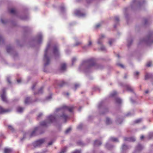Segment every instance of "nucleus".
<instances>
[{"label": "nucleus", "instance_id": "nucleus-8", "mask_svg": "<svg viewBox=\"0 0 153 153\" xmlns=\"http://www.w3.org/2000/svg\"><path fill=\"white\" fill-rule=\"evenodd\" d=\"M53 53L55 55H58L59 54L57 46H55L53 49Z\"/></svg>", "mask_w": 153, "mask_h": 153}, {"label": "nucleus", "instance_id": "nucleus-53", "mask_svg": "<svg viewBox=\"0 0 153 153\" xmlns=\"http://www.w3.org/2000/svg\"><path fill=\"white\" fill-rule=\"evenodd\" d=\"M35 87V85H33V86L32 87V90H33L34 88V87Z\"/></svg>", "mask_w": 153, "mask_h": 153}, {"label": "nucleus", "instance_id": "nucleus-29", "mask_svg": "<svg viewBox=\"0 0 153 153\" xmlns=\"http://www.w3.org/2000/svg\"><path fill=\"white\" fill-rule=\"evenodd\" d=\"M114 41V40L113 39H110L109 40V43L110 45H111L112 43Z\"/></svg>", "mask_w": 153, "mask_h": 153}, {"label": "nucleus", "instance_id": "nucleus-11", "mask_svg": "<svg viewBox=\"0 0 153 153\" xmlns=\"http://www.w3.org/2000/svg\"><path fill=\"white\" fill-rule=\"evenodd\" d=\"M105 36L104 35L102 34L99 38L98 39L97 43L99 44H101L102 42V39L105 37Z\"/></svg>", "mask_w": 153, "mask_h": 153}, {"label": "nucleus", "instance_id": "nucleus-32", "mask_svg": "<svg viewBox=\"0 0 153 153\" xmlns=\"http://www.w3.org/2000/svg\"><path fill=\"white\" fill-rule=\"evenodd\" d=\"M43 87H41L40 89L39 90V91H38V93H42V90H43Z\"/></svg>", "mask_w": 153, "mask_h": 153}, {"label": "nucleus", "instance_id": "nucleus-33", "mask_svg": "<svg viewBox=\"0 0 153 153\" xmlns=\"http://www.w3.org/2000/svg\"><path fill=\"white\" fill-rule=\"evenodd\" d=\"M82 124H80L78 125L77 127V128L78 129H80L82 127Z\"/></svg>", "mask_w": 153, "mask_h": 153}, {"label": "nucleus", "instance_id": "nucleus-1", "mask_svg": "<svg viewBox=\"0 0 153 153\" xmlns=\"http://www.w3.org/2000/svg\"><path fill=\"white\" fill-rule=\"evenodd\" d=\"M73 108V106L68 107L65 105L57 108L56 110L55 113L56 114H59V115H57L56 116L54 115H50L47 118V122L43 121L40 124L42 126H46L48 124L55 122L57 119H59L65 122L69 118L68 116L65 114L66 111H68L72 112Z\"/></svg>", "mask_w": 153, "mask_h": 153}, {"label": "nucleus", "instance_id": "nucleus-13", "mask_svg": "<svg viewBox=\"0 0 153 153\" xmlns=\"http://www.w3.org/2000/svg\"><path fill=\"white\" fill-rule=\"evenodd\" d=\"M39 128L38 127H36L35 128L34 130L32 131L31 134V136H32L34 135H36V133L38 130V129Z\"/></svg>", "mask_w": 153, "mask_h": 153}, {"label": "nucleus", "instance_id": "nucleus-57", "mask_svg": "<svg viewBox=\"0 0 153 153\" xmlns=\"http://www.w3.org/2000/svg\"><path fill=\"white\" fill-rule=\"evenodd\" d=\"M131 102L132 103H134L135 102L134 100H133L132 99H131Z\"/></svg>", "mask_w": 153, "mask_h": 153}, {"label": "nucleus", "instance_id": "nucleus-30", "mask_svg": "<svg viewBox=\"0 0 153 153\" xmlns=\"http://www.w3.org/2000/svg\"><path fill=\"white\" fill-rule=\"evenodd\" d=\"M152 65V62H147L146 65L147 66L149 67H150Z\"/></svg>", "mask_w": 153, "mask_h": 153}, {"label": "nucleus", "instance_id": "nucleus-12", "mask_svg": "<svg viewBox=\"0 0 153 153\" xmlns=\"http://www.w3.org/2000/svg\"><path fill=\"white\" fill-rule=\"evenodd\" d=\"M129 149V147L126 145L125 144H123L122 147V152H124L126 150Z\"/></svg>", "mask_w": 153, "mask_h": 153}, {"label": "nucleus", "instance_id": "nucleus-2", "mask_svg": "<svg viewBox=\"0 0 153 153\" xmlns=\"http://www.w3.org/2000/svg\"><path fill=\"white\" fill-rule=\"evenodd\" d=\"M49 48L50 45H48L47 46L45 51L44 60L45 62L44 65L45 66L48 65L49 64L50 62L49 58L48 56V52Z\"/></svg>", "mask_w": 153, "mask_h": 153}, {"label": "nucleus", "instance_id": "nucleus-51", "mask_svg": "<svg viewBox=\"0 0 153 153\" xmlns=\"http://www.w3.org/2000/svg\"><path fill=\"white\" fill-rule=\"evenodd\" d=\"M80 44V43L79 42H77V43H76V45H78L79 44Z\"/></svg>", "mask_w": 153, "mask_h": 153}, {"label": "nucleus", "instance_id": "nucleus-26", "mask_svg": "<svg viewBox=\"0 0 153 153\" xmlns=\"http://www.w3.org/2000/svg\"><path fill=\"white\" fill-rule=\"evenodd\" d=\"M142 119H139L135 120L134 121L135 123H138L141 122Z\"/></svg>", "mask_w": 153, "mask_h": 153}, {"label": "nucleus", "instance_id": "nucleus-25", "mask_svg": "<svg viewBox=\"0 0 153 153\" xmlns=\"http://www.w3.org/2000/svg\"><path fill=\"white\" fill-rule=\"evenodd\" d=\"M71 127H69L65 131V133L67 134L69 133L70 131H71Z\"/></svg>", "mask_w": 153, "mask_h": 153}, {"label": "nucleus", "instance_id": "nucleus-50", "mask_svg": "<svg viewBox=\"0 0 153 153\" xmlns=\"http://www.w3.org/2000/svg\"><path fill=\"white\" fill-rule=\"evenodd\" d=\"M79 87V85H78V84H75V88L76 89L78 87Z\"/></svg>", "mask_w": 153, "mask_h": 153}, {"label": "nucleus", "instance_id": "nucleus-36", "mask_svg": "<svg viewBox=\"0 0 153 153\" xmlns=\"http://www.w3.org/2000/svg\"><path fill=\"white\" fill-rule=\"evenodd\" d=\"M72 153H81V152L80 150H76Z\"/></svg>", "mask_w": 153, "mask_h": 153}, {"label": "nucleus", "instance_id": "nucleus-7", "mask_svg": "<svg viewBox=\"0 0 153 153\" xmlns=\"http://www.w3.org/2000/svg\"><path fill=\"white\" fill-rule=\"evenodd\" d=\"M10 111L8 109H4L0 106V114H2Z\"/></svg>", "mask_w": 153, "mask_h": 153}, {"label": "nucleus", "instance_id": "nucleus-39", "mask_svg": "<svg viewBox=\"0 0 153 153\" xmlns=\"http://www.w3.org/2000/svg\"><path fill=\"white\" fill-rule=\"evenodd\" d=\"M139 72L138 71H136L134 73V76H137L139 74Z\"/></svg>", "mask_w": 153, "mask_h": 153}, {"label": "nucleus", "instance_id": "nucleus-14", "mask_svg": "<svg viewBox=\"0 0 153 153\" xmlns=\"http://www.w3.org/2000/svg\"><path fill=\"white\" fill-rule=\"evenodd\" d=\"M101 144V142L98 140H95L94 143V145L95 146H98L100 145Z\"/></svg>", "mask_w": 153, "mask_h": 153}, {"label": "nucleus", "instance_id": "nucleus-28", "mask_svg": "<svg viewBox=\"0 0 153 153\" xmlns=\"http://www.w3.org/2000/svg\"><path fill=\"white\" fill-rule=\"evenodd\" d=\"M8 128L9 129H10V130L13 131L14 130V129L13 127L11 126V125H9L8 126Z\"/></svg>", "mask_w": 153, "mask_h": 153}, {"label": "nucleus", "instance_id": "nucleus-55", "mask_svg": "<svg viewBox=\"0 0 153 153\" xmlns=\"http://www.w3.org/2000/svg\"><path fill=\"white\" fill-rule=\"evenodd\" d=\"M39 38L41 40L42 39V36L41 35H40L39 36Z\"/></svg>", "mask_w": 153, "mask_h": 153}, {"label": "nucleus", "instance_id": "nucleus-48", "mask_svg": "<svg viewBox=\"0 0 153 153\" xmlns=\"http://www.w3.org/2000/svg\"><path fill=\"white\" fill-rule=\"evenodd\" d=\"M22 81L21 79H19L17 80V82L18 83Z\"/></svg>", "mask_w": 153, "mask_h": 153}, {"label": "nucleus", "instance_id": "nucleus-62", "mask_svg": "<svg viewBox=\"0 0 153 153\" xmlns=\"http://www.w3.org/2000/svg\"><path fill=\"white\" fill-rule=\"evenodd\" d=\"M66 95H67V96H68V95H69V94L68 93H66Z\"/></svg>", "mask_w": 153, "mask_h": 153}, {"label": "nucleus", "instance_id": "nucleus-3", "mask_svg": "<svg viewBox=\"0 0 153 153\" xmlns=\"http://www.w3.org/2000/svg\"><path fill=\"white\" fill-rule=\"evenodd\" d=\"M44 142V140L43 139L39 140L34 142L33 143V145L35 147L39 146Z\"/></svg>", "mask_w": 153, "mask_h": 153}, {"label": "nucleus", "instance_id": "nucleus-44", "mask_svg": "<svg viewBox=\"0 0 153 153\" xmlns=\"http://www.w3.org/2000/svg\"><path fill=\"white\" fill-rule=\"evenodd\" d=\"M91 44H92L91 41V40L89 41L88 45V46H90V45H91Z\"/></svg>", "mask_w": 153, "mask_h": 153}, {"label": "nucleus", "instance_id": "nucleus-37", "mask_svg": "<svg viewBox=\"0 0 153 153\" xmlns=\"http://www.w3.org/2000/svg\"><path fill=\"white\" fill-rule=\"evenodd\" d=\"M133 114V113H131L130 112H129L127 113V114H126V116H130L132 115Z\"/></svg>", "mask_w": 153, "mask_h": 153}, {"label": "nucleus", "instance_id": "nucleus-4", "mask_svg": "<svg viewBox=\"0 0 153 153\" xmlns=\"http://www.w3.org/2000/svg\"><path fill=\"white\" fill-rule=\"evenodd\" d=\"M85 62L87 63L90 66H92L94 65L95 61L93 58H91L86 61Z\"/></svg>", "mask_w": 153, "mask_h": 153}, {"label": "nucleus", "instance_id": "nucleus-16", "mask_svg": "<svg viewBox=\"0 0 153 153\" xmlns=\"http://www.w3.org/2000/svg\"><path fill=\"white\" fill-rule=\"evenodd\" d=\"M109 141L114 142H117L118 141L117 138L113 137H111L109 139Z\"/></svg>", "mask_w": 153, "mask_h": 153}, {"label": "nucleus", "instance_id": "nucleus-19", "mask_svg": "<svg viewBox=\"0 0 153 153\" xmlns=\"http://www.w3.org/2000/svg\"><path fill=\"white\" fill-rule=\"evenodd\" d=\"M143 147L140 144H138L137 147V150L139 151L142 149Z\"/></svg>", "mask_w": 153, "mask_h": 153}, {"label": "nucleus", "instance_id": "nucleus-41", "mask_svg": "<svg viewBox=\"0 0 153 153\" xmlns=\"http://www.w3.org/2000/svg\"><path fill=\"white\" fill-rule=\"evenodd\" d=\"M101 26V25L100 24H97V25H96V28H98V27H100V26Z\"/></svg>", "mask_w": 153, "mask_h": 153}, {"label": "nucleus", "instance_id": "nucleus-17", "mask_svg": "<svg viewBox=\"0 0 153 153\" xmlns=\"http://www.w3.org/2000/svg\"><path fill=\"white\" fill-rule=\"evenodd\" d=\"M67 150V148L65 147L62 148L59 153H65Z\"/></svg>", "mask_w": 153, "mask_h": 153}, {"label": "nucleus", "instance_id": "nucleus-52", "mask_svg": "<svg viewBox=\"0 0 153 153\" xmlns=\"http://www.w3.org/2000/svg\"><path fill=\"white\" fill-rule=\"evenodd\" d=\"M144 137V136L143 135H142L141 137H140V139L141 140H142L143 139Z\"/></svg>", "mask_w": 153, "mask_h": 153}, {"label": "nucleus", "instance_id": "nucleus-27", "mask_svg": "<svg viewBox=\"0 0 153 153\" xmlns=\"http://www.w3.org/2000/svg\"><path fill=\"white\" fill-rule=\"evenodd\" d=\"M118 94V93L116 91H114L111 95V96H116Z\"/></svg>", "mask_w": 153, "mask_h": 153}, {"label": "nucleus", "instance_id": "nucleus-6", "mask_svg": "<svg viewBox=\"0 0 153 153\" xmlns=\"http://www.w3.org/2000/svg\"><path fill=\"white\" fill-rule=\"evenodd\" d=\"M124 140L125 141L129 142H133L135 140V139L134 137H125L124 138Z\"/></svg>", "mask_w": 153, "mask_h": 153}, {"label": "nucleus", "instance_id": "nucleus-31", "mask_svg": "<svg viewBox=\"0 0 153 153\" xmlns=\"http://www.w3.org/2000/svg\"><path fill=\"white\" fill-rule=\"evenodd\" d=\"M11 50V48L10 47H8L7 48V52L9 53L10 52Z\"/></svg>", "mask_w": 153, "mask_h": 153}, {"label": "nucleus", "instance_id": "nucleus-59", "mask_svg": "<svg viewBox=\"0 0 153 153\" xmlns=\"http://www.w3.org/2000/svg\"><path fill=\"white\" fill-rule=\"evenodd\" d=\"M126 78H127V75H126V74L124 76V78L126 79Z\"/></svg>", "mask_w": 153, "mask_h": 153}, {"label": "nucleus", "instance_id": "nucleus-56", "mask_svg": "<svg viewBox=\"0 0 153 153\" xmlns=\"http://www.w3.org/2000/svg\"><path fill=\"white\" fill-rule=\"evenodd\" d=\"M2 40V37L1 36H0V42Z\"/></svg>", "mask_w": 153, "mask_h": 153}, {"label": "nucleus", "instance_id": "nucleus-24", "mask_svg": "<svg viewBox=\"0 0 153 153\" xmlns=\"http://www.w3.org/2000/svg\"><path fill=\"white\" fill-rule=\"evenodd\" d=\"M116 102L117 103H120L122 102V100L119 98H117L116 99Z\"/></svg>", "mask_w": 153, "mask_h": 153}, {"label": "nucleus", "instance_id": "nucleus-54", "mask_svg": "<svg viewBox=\"0 0 153 153\" xmlns=\"http://www.w3.org/2000/svg\"><path fill=\"white\" fill-rule=\"evenodd\" d=\"M150 137H152L153 136V133H151V134H150Z\"/></svg>", "mask_w": 153, "mask_h": 153}, {"label": "nucleus", "instance_id": "nucleus-21", "mask_svg": "<svg viewBox=\"0 0 153 153\" xmlns=\"http://www.w3.org/2000/svg\"><path fill=\"white\" fill-rule=\"evenodd\" d=\"M2 100L5 102H7L8 100L6 96H1Z\"/></svg>", "mask_w": 153, "mask_h": 153}, {"label": "nucleus", "instance_id": "nucleus-63", "mask_svg": "<svg viewBox=\"0 0 153 153\" xmlns=\"http://www.w3.org/2000/svg\"><path fill=\"white\" fill-rule=\"evenodd\" d=\"M117 56L118 57V58H119L120 57V56L119 55V54H117Z\"/></svg>", "mask_w": 153, "mask_h": 153}, {"label": "nucleus", "instance_id": "nucleus-58", "mask_svg": "<svg viewBox=\"0 0 153 153\" xmlns=\"http://www.w3.org/2000/svg\"><path fill=\"white\" fill-rule=\"evenodd\" d=\"M1 22H2V23H5V22H4V20L3 19H1Z\"/></svg>", "mask_w": 153, "mask_h": 153}, {"label": "nucleus", "instance_id": "nucleus-20", "mask_svg": "<svg viewBox=\"0 0 153 153\" xmlns=\"http://www.w3.org/2000/svg\"><path fill=\"white\" fill-rule=\"evenodd\" d=\"M9 11L10 13L12 14H15L16 13V11L14 8H11L9 10Z\"/></svg>", "mask_w": 153, "mask_h": 153}, {"label": "nucleus", "instance_id": "nucleus-49", "mask_svg": "<svg viewBox=\"0 0 153 153\" xmlns=\"http://www.w3.org/2000/svg\"><path fill=\"white\" fill-rule=\"evenodd\" d=\"M53 143V141H50V142H49L48 143V145H52V144Z\"/></svg>", "mask_w": 153, "mask_h": 153}, {"label": "nucleus", "instance_id": "nucleus-5", "mask_svg": "<svg viewBox=\"0 0 153 153\" xmlns=\"http://www.w3.org/2000/svg\"><path fill=\"white\" fill-rule=\"evenodd\" d=\"M34 101L33 100H32V99H31L30 97H27L25 99V103L26 104H29Z\"/></svg>", "mask_w": 153, "mask_h": 153}, {"label": "nucleus", "instance_id": "nucleus-64", "mask_svg": "<svg viewBox=\"0 0 153 153\" xmlns=\"http://www.w3.org/2000/svg\"><path fill=\"white\" fill-rule=\"evenodd\" d=\"M61 10H62L63 9V7H61Z\"/></svg>", "mask_w": 153, "mask_h": 153}, {"label": "nucleus", "instance_id": "nucleus-40", "mask_svg": "<svg viewBox=\"0 0 153 153\" xmlns=\"http://www.w3.org/2000/svg\"><path fill=\"white\" fill-rule=\"evenodd\" d=\"M76 60V58H73L72 59V64L73 65V63Z\"/></svg>", "mask_w": 153, "mask_h": 153}, {"label": "nucleus", "instance_id": "nucleus-15", "mask_svg": "<svg viewBox=\"0 0 153 153\" xmlns=\"http://www.w3.org/2000/svg\"><path fill=\"white\" fill-rule=\"evenodd\" d=\"M12 150L9 148H5L4 149V153H11Z\"/></svg>", "mask_w": 153, "mask_h": 153}, {"label": "nucleus", "instance_id": "nucleus-9", "mask_svg": "<svg viewBox=\"0 0 153 153\" xmlns=\"http://www.w3.org/2000/svg\"><path fill=\"white\" fill-rule=\"evenodd\" d=\"M125 88L126 90L131 92H133L134 89L133 88L128 85H126L125 86Z\"/></svg>", "mask_w": 153, "mask_h": 153}, {"label": "nucleus", "instance_id": "nucleus-23", "mask_svg": "<svg viewBox=\"0 0 153 153\" xmlns=\"http://www.w3.org/2000/svg\"><path fill=\"white\" fill-rule=\"evenodd\" d=\"M65 82L64 81H62L60 82V83L58 84V85L60 87H62L65 84Z\"/></svg>", "mask_w": 153, "mask_h": 153}, {"label": "nucleus", "instance_id": "nucleus-18", "mask_svg": "<svg viewBox=\"0 0 153 153\" xmlns=\"http://www.w3.org/2000/svg\"><path fill=\"white\" fill-rule=\"evenodd\" d=\"M24 110V108L21 107H18L17 108V111L19 113L22 112Z\"/></svg>", "mask_w": 153, "mask_h": 153}, {"label": "nucleus", "instance_id": "nucleus-45", "mask_svg": "<svg viewBox=\"0 0 153 153\" xmlns=\"http://www.w3.org/2000/svg\"><path fill=\"white\" fill-rule=\"evenodd\" d=\"M101 50L102 51H104L105 50V48L104 46H102L101 48Z\"/></svg>", "mask_w": 153, "mask_h": 153}, {"label": "nucleus", "instance_id": "nucleus-35", "mask_svg": "<svg viewBox=\"0 0 153 153\" xmlns=\"http://www.w3.org/2000/svg\"><path fill=\"white\" fill-rule=\"evenodd\" d=\"M46 98L47 100H50L52 99V96H47Z\"/></svg>", "mask_w": 153, "mask_h": 153}, {"label": "nucleus", "instance_id": "nucleus-46", "mask_svg": "<svg viewBox=\"0 0 153 153\" xmlns=\"http://www.w3.org/2000/svg\"><path fill=\"white\" fill-rule=\"evenodd\" d=\"M42 115V113H40L38 115V118H39Z\"/></svg>", "mask_w": 153, "mask_h": 153}, {"label": "nucleus", "instance_id": "nucleus-61", "mask_svg": "<svg viewBox=\"0 0 153 153\" xmlns=\"http://www.w3.org/2000/svg\"><path fill=\"white\" fill-rule=\"evenodd\" d=\"M101 105V104H99L98 105L99 108H100V107Z\"/></svg>", "mask_w": 153, "mask_h": 153}, {"label": "nucleus", "instance_id": "nucleus-47", "mask_svg": "<svg viewBox=\"0 0 153 153\" xmlns=\"http://www.w3.org/2000/svg\"><path fill=\"white\" fill-rule=\"evenodd\" d=\"M119 66L122 68H124V66L123 65H122V64H118L117 65Z\"/></svg>", "mask_w": 153, "mask_h": 153}, {"label": "nucleus", "instance_id": "nucleus-42", "mask_svg": "<svg viewBox=\"0 0 153 153\" xmlns=\"http://www.w3.org/2000/svg\"><path fill=\"white\" fill-rule=\"evenodd\" d=\"M149 78V75L148 74H146L145 76V79H147Z\"/></svg>", "mask_w": 153, "mask_h": 153}, {"label": "nucleus", "instance_id": "nucleus-43", "mask_svg": "<svg viewBox=\"0 0 153 153\" xmlns=\"http://www.w3.org/2000/svg\"><path fill=\"white\" fill-rule=\"evenodd\" d=\"M7 80L9 83H11V82H10V78L7 77Z\"/></svg>", "mask_w": 153, "mask_h": 153}, {"label": "nucleus", "instance_id": "nucleus-60", "mask_svg": "<svg viewBox=\"0 0 153 153\" xmlns=\"http://www.w3.org/2000/svg\"><path fill=\"white\" fill-rule=\"evenodd\" d=\"M145 92L147 94L149 92V91L148 90H147L145 91Z\"/></svg>", "mask_w": 153, "mask_h": 153}, {"label": "nucleus", "instance_id": "nucleus-38", "mask_svg": "<svg viewBox=\"0 0 153 153\" xmlns=\"http://www.w3.org/2000/svg\"><path fill=\"white\" fill-rule=\"evenodd\" d=\"M115 20L116 22H117L119 21V19L118 17H116L115 18Z\"/></svg>", "mask_w": 153, "mask_h": 153}, {"label": "nucleus", "instance_id": "nucleus-22", "mask_svg": "<svg viewBox=\"0 0 153 153\" xmlns=\"http://www.w3.org/2000/svg\"><path fill=\"white\" fill-rule=\"evenodd\" d=\"M106 123L107 124H110L111 123V120L109 118L107 117L106 118Z\"/></svg>", "mask_w": 153, "mask_h": 153}, {"label": "nucleus", "instance_id": "nucleus-34", "mask_svg": "<svg viewBox=\"0 0 153 153\" xmlns=\"http://www.w3.org/2000/svg\"><path fill=\"white\" fill-rule=\"evenodd\" d=\"M110 145L108 143H106L105 145V147L108 149H110Z\"/></svg>", "mask_w": 153, "mask_h": 153}, {"label": "nucleus", "instance_id": "nucleus-10", "mask_svg": "<svg viewBox=\"0 0 153 153\" xmlns=\"http://www.w3.org/2000/svg\"><path fill=\"white\" fill-rule=\"evenodd\" d=\"M66 68V65L65 63H62L61 65V67L60 70L61 71H64L65 70Z\"/></svg>", "mask_w": 153, "mask_h": 153}]
</instances>
